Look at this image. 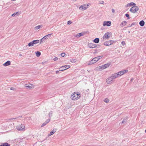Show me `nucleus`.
I'll list each match as a JSON object with an SVG mask.
<instances>
[{
  "instance_id": "obj_1",
  "label": "nucleus",
  "mask_w": 146,
  "mask_h": 146,
  "mask_svg": "<svg viewBox=\"0 0 146 146\" xmlns=\"http://www.w3.org/2000/svg\"><path fill=\"white\" fill-rule=\"evenodd\" d=\"M102 57V56H99L94 58L92 60L89 62L88 64L91 65L96 63Z\"/></svg>"
},
{
  "instance_id": "obj_2",
  "label": "nucleus",
  "mask_w": 146,
  "mask_h": 146,
  "mask_svg": "<svg viewBox=\"0 0 146 146\" xmlns=\"http://www.w3.org/2000/svg\"><path fill=\"white\" fill-rule=\"evenodd\" d=\"M80 94L79 93H74L71 95V98L72 100H76L80 98Z\"/></svg>"
},
{
  "instance_id": "obj_3",
  "label": "nucleus",
  "mask_w": 146,
  "mask_h": 146,
  "mask_svg": "<svg viewBox=\"0 0 146 146\" xmlns=\"http://www.w3.org/2000/svg\"><path fill=\"white\" fill-rule=\"evenodd\" d=\"M16 128L17 130L21 131H24L25 130V126L22 124L17 125L16 126Z\"/></svg>"
},
{
  "instance_id": "obj_4",
  "label": "nucleus",
  "mask_w": 146,
  "mask_h": 146,
  "mask_svg": "<svg viewBox=\"0 0 146 146\" xmlns=\"http://www.w3.org/2000/svg\"><path fill=\"white\" fill-rule=\"evenodd\" d=\"M39 42V40H34L30 42H29L28 44V46L30 47L33 46L35 44H37Z\"/></svg>"
},
{
  "instance_id": "obj_5",
  "label": "nucleus",
  "mask_w": 146,
  "mask_h": 146,
  "mask_svg": "<svg viewBox=\"0 0 146 146\" xmlns=\"http://www.w3.org/2000/svg\"><path fill=\"white\" fill-rule=\"evenodd\" d=\"M139 9V8L138 7L136 6H133L130 9V11L131 12L134 13L138 11Z\"/></svg>"
},
{
  "instance_id": "obj_6",
  "label": "nucleus",
  "mask_w": 146,
  "mask_h": 146,
  "mask_svg": "<svg viewBox=\"0 0 146 146\" xmlns=\"http://www.w3.org/2000/svg\"><path fill=\"white\" fill-rule=\"evenodd\" d=\"M110 65V63H108L104 65L99 66V69L100 70L105 69L108 67Z\"/></svg>"
},
{
  "instance_id": "obj_7",
  "label": "nucleus",
  "mask_w": 146,
  "mask_h": 146,
  "mask_svg": "<svg viewBox=\"0 0 146 146\" xmlns=\"http://www.w3.org/2000/svg\"><path fill=\"white\" fill-rule=\"evenodd\" d=\"M70 66L69 65H66L64 66H61L60 68H59V71H63L69 68Z\"/></svg>"
},
{
  "instance_id": "obj_8",
  "label": "nucleus",
  "mask_w": 146,
  "mask_h": 146,
  "mask_svg": "<svg viewBox=\"0 0 146 146\" xmlns=\"http://www.w3.org/2000/svg\"><path fill=\"white\" fill-rule=\"evenodd\" d=\"M88 4L87 5L85 4L82 5L79 7V9L80 10L82 9L83 10H84L88 8Z\"/></svg>"
},
{
  "instance_id": "obj_9",
  "label": "nucleus",
  "mask_w": 146,
  "mask_h": 146,
  "mask_svg": "<svg viewBox=\"0 0 146 146\" xmlns=\"http://www.w3.org/2000/svg\"><path fill=\"white\" fill-rule=\"evenodd\" d=\"M128 71V70H125L121 71L117 73L118 76H120L125 73H127Z\"/></svg>"
},
{
  "instance_id": "obj_10",
  "label": "nucleus",
  "mask_w": 146,
  "mask_h": 146,
  "mask_svg": "<svg viewBox=\"0 0 146 146\" xmlns=\"http://www.w3.org/2000/svg\"><path fill=\"white\" fill-rule=\"evenodd\" d=\"M113 80V79H112V78L111 76L106 79V82L107 84H112V83Z\"/></svg>"
},
{
  "instance_id": "obj_11",
  "label": "nucleus",
  "mask_w": 146,
  "mask_h": 146,
  "mask_svg": "<svg viewBox=\"0 0 146 146\" xmlns=\"http://www.w3.org/2000/svg\"><path fill=\"white\" fill-rule=\"evenodd\" d=\"M114 41L113 40H109L105 42L104 43V44L106 46H109L113 43Z\"/></svg>"
},
{
  "instance_id": "obj_12",
  "label": "nucleus",
  "mask_w": 146,
  "mask_h": 146,
  "mask_svg": "<svg viewBox=\"0 0 146 146\" xmlns=\"http://www.w3.org/2000/svg\"><path fill=\"white\" fill-rule=\"evenodd\" d=\"M111 22L110 21H104L103 24L104 26H107L109 27L111 26Z\"/></svg>"
},
{
  "instance_id": "obj_13",
  "label": "nucleus",
  "mask_w": 146,
  "mask_h": 146,
  "mask_svg": "<svg viewBox=\"0 0 146 146\" xmlns=\"http://www.w3.org/2000/svg\"><path fill=\"white\" fill-rule=\"evenodd\" d=\"M88 46L90 48H95L97 47V45L94 43H89Z\"/></svg>"
},
{
  "instance_id": "obj_14",
  "label": "nucleus",
  "mask_w": 146,
  "mask_h": 146,
  "mask_svg": "<svg viewBox=\"0 0 146 146\" xmlns=\"http://www.w3.org/2000/svg\"><path fill=\"white\" fill-rule=\"evenodd\" d=\"M110 36H109V33H106L104 35L103 38V39L105 38L108 39L109 38Z\"/></svg>"
},
{
  "instance_id": "obj_15",
  "label": "nucleus",
  "mask_w": 146,
  "mask_h": 146,
  "mask_svg": "<svg viewBox=\"0 0 146 146\" xmlns=\"http://www.w3.org/2000/svg\"><path fill=\"white\" fill-rule=\"evenodd\" d=\"M111 76L113 80L119 77L117 73L112 74Z\"/></svg>"
},
{
  "instance_id": "obj_16",
  "label": "nucleus",
  "mask_w": 146,
  "mask_h": 146,
  "mask_svg": "<svg viewBox=\"0 0 146 146\" xmlns=\"http://www.w3.org/2000/svg\"><path fill=\"white\" fill-rule=\"evenodd\" d=\"M52 35V33L47 35L44 36L43 39H44V40H46V39L50 37H51V36Z\"/></svg>"
},
{
  "instance_id": "obj_17",
  "label": "nucleus",
  "mask_w": 146,
  "mask_h": 146,
  "mask_svg": "<svg viewBox=\"0 0 146 146\" xmlns=\"http://www.w3.org/2000/svg\"><path fill=\"white\" fill-rule=\"evenodd\" d=\"M11 64V62L9 60L7 61L5 63H4L3 65L4 66H7Z\"/></svg>"
},
{
  "instance_id": "obj_18",
  "label": "nucleus",
  "mask_w": 146,
  "mask_h": 146,
  "mask_svg": "<svg viewBox=\"0 0 146 146\" xmlns=\"http://www.w3.org/2000/svg\"><path fill=\"white\" fill-rule=\"evenodd\" d=\"M50 121V119H47L41 125V127H43L48 123Z\"/></svg>"
},
{
  "instance_id": "obj_19",
  "label": "nucleus",
  "mask_w": 146,
  "mask_h": 146,
  "mask_svg": "<svg viewBox=\"0 0 146 146\" xmlns=\"http://www.w3.org/2000/svg\"><path fill=\"white\" fill-rule=\"evenodd\" d=\"M128 117H125L123 120V121L121 123H125L127 122V121L128 119Z\"/></svg>"
},
{
  "instance_id": "obj_20",
  "label": "nucleus",
  "mask_w": 146,
  "mask_h": 146,
  "mask_svg": "<svg viewBox=\"0 0 146 146\" xmlns=\"http://www.w3.org/2000/svg\"><path fill=\"white\" fill-rule=\"evenodd\" d=\"M99 41L100 40L99 38H96L93 40V42L96 43H98L99 42Z\"/></svg>"
},
{
  "instance_id": "obj_21",
  "label": "nucleus",
  "mask_w": 146,
  "mask_h": 146,
  "mask_svg": "<svg viewBox=\"0 0 146 146\" xmlns=\"http://www.w3.org/2000/svg\"><path fill=\"white\" fill-rule=\"evenodd\" d=\"M56 132V130L53 129L50 132V133L48 135V136H50L53 135L54 133Z\"/></svg>"
},
{
  "instance_id": "obj_22",
  "label": "nucleus",
  "mask_w": 146,
  "mask_h": 146,
  "mask_svg": "<svg viewBox=\"0 0 146 146\" xmlns=\"http://www.w3.org/2000/svg\"><path fill=\"white\" fill-rule=\"evenodd\" d=\"M26 87L29 88H31L32 87L31 86H33V85L32 84H26Z\"/></svg>"
},
{
  "instance_id": "obj_23",
  "label": "nucleus",
  "mask_w": 146,
  "mask_h": 146,
  "mask_svg": "<svg viewBox=\"0 0 146 146\" xmlns=\"http://www.w3.org/2000/svg\"><path fill=\"white\" fill-rule=\"evenodd\" d=\"M139 25L141 27L145 25V22L143 20L140 21L139 23Z\"/></svg>"
},
{
  "instance_id": "obj_24",
  "label": "nucleus",
  "mask_w": 146,
  "mask_h": 146,
  "mask_svg": "<svg viewBox=\"0 0 146 146\" xmlns=\"http://www.w3.org/2000/svg\"><path fill=\"white\" fill-rule=\"evenodd\" d=\"M83 35V33H79L77 34L75 36L76 37H79L82 36Z\"/></svg>"
},
{
  "instance_id": "obj_25",
  "label": "nucleus",
  "mask_w": 146,
  "mask_h": 146,
  "mask_svg": "<svg viewBox=\"0 0 146 146\" xmlns=\"http://www.w3.org/2000/svg\"><path fill=\"white\" fill-rule=\"evenodd\" d=\"M19 13L18 12H17L15 13H14L12 15V17H16L19 15Z\"/></svg>"
},
{
  "instance_id": "obj_26",
  "label": "nucleus",
  "mask_w": 146,
  "mask_h": 146,
  "mask_svg": "<svg viewBox=\"0 0 146 146\" xmlns=\"http://www.w3.org/2000/svg\"><path fill=\"white\" fill-rule=\"evenodd\" d=\"M0 146H10V145L8 143H5L1 144L0 145Z\"/></svg>"
},
{
  "instance_id": "obj_27",
  "label": "nucleus",
  "mask_w": 146,
  "mask_h": 146,
  "mask_svg": "<svg viewBox=\"0 0 146 146\" xmlns=\"http://www.w3.org/2000/svg\"><path fill=\"white\" fill-rule=\"evenodd\" d=\"M36 54L37 57H39L41 55V53L39 51H37L36 52Z\"/></svg>"
},
{
  "instance_id": "obj_28",
  "label": "nucleus",
  "mask_w": 146,
  "mask_h": 146,
  "mask_svg": "<svg viewBox=\"0 0 146 146\" xmlns=\"http://www.w3.org/2000/svg\"><path fill=\"white\" fill-rule=\"evenodd\" d=\"M70 62H71L72 63H75L76 62V60L75 59H71L70 60Z\"/></svg>"
},
{
  "instance_id": "obj_29",
  "label": "nucleus",
  "mask_w": 146,
  "mask_h": 146,
  "mask_svg": "<svg viewBox=\"0 0 146 146\" xmlns=\"http://www.w3.org/2000/svg\"><path fill=\"white\" fill-rule=\"evenodd\" d=\"M42 25H39L38 26H36L35 27V28L36 30H38L39 29H40L41 27H42Z\"/></svg>"
},
{
  "instance_id": "obj_30",
  "label": "nucleus",
  "mask_w": 146,
  "mask_h": 146,
  "mask_svg": "<svg viewBox=\"0 0 146 146\" xmlns=\"http://www.w3.org/2000/svg\"><path fill=\"white\" fill-rule=\"evenodd\" d=\"M127 22L126 21H123L121 23V25L123 26H125Z\"/></svg>"
},
{
  "instance_id": "obj_31",
  "label": "nucleus",
  "mask_w": 146,
  "mask_h": 146,
  "mask_svg": "<svg viewBox=\"0 0 146 146\" xmlns=\"http://www.w3.org/2000/svg\"><path fill=\"white\" fill-rule=\"evenodd\" d=\"M129 4H130V6H136V4L133 2H131L129 3Z\"/></svg>"
},
{
  "instance_id": "obj_32",
  "label": "nucleus",
  "mask_w": 146,
  "mask_h": 146,
  "mask_svg": "<svg viewBox=\"0 0 146 146\" xmlns=\"http://www.w3.org/2000/svg\"><path fill=\"white\" fill-rule=\"evenodd\" d=\"M104 101L106 103H108L109 102V100L108 99V98H106L104 100Z\"/></svg>"
},
{
  "instance_id": "obj_33",
  "label": "nucleus",
  "mask_w": 146,
  "mask_h": 146,
  "mask_svg": "<svg viewBox=\"0 0 146 146\" xmlns=\"http://www.w3.org/2000/svg\"><path fill=\"white\" fill-rule=\"evenodd\" d=\"M43 37L40 40V44H41L42 42H43L44 41V39H43Z\"/></svg>"
},
{
  "instance_id": "obj_34",
  "label": "nucleus",
  "mask_w": 146,
  "mask_h": 146,
  "mask_svg": "<svg viewBox=\"0 0 146 146\" xmlns=\"http://www.w3.org/2000/svg\"><path fill=\"white\" fill-rule=\"evenodd\" d=\"M125 16L126 17H127V18L128 19H130L129 17V15L127 13L125 14Z\"/></svg>"
},
{
  "instance_id": "obj_35",
  "label": "nucleus",
  "mask_w": 146,
  "mask_h": 146,
  "mask_svg": "<svg viewBox=\"0 0 146 146\" xmlns=\"http://www.w3.org/2000/svg\"><path fill=\"white\" fill-rule=\"evenodd\" d=\"M21 117H22L21 116H19V117H17L16 118H11V119H9L10 120H12V119H17V118H21Z\"/></svg>"
},
{
  "instance_id": "obj_36",
  "label": "nucleus",
  "mask_w": 146,
  "mask_h": 146,
  "mask_svg": "<svg viewBox=\"0 0 146 146\" xmlns=\"http://www.w3.org/2000/svg\"><path fill=\"white\" fill-rule=\"evenodd\" d=\"M61 55L62 57H64L65 55V54L64 53H62L61 54Z\"/></svg>"
},
{
  "instance_id": "obj_37",
  "label": "nucleus",
  "mask_w": 146,
  "mask_h": 146,
  "mask_svg": "<svg viewBox=\"0 0 146 146\" xmlns=\"http://www.w3.org/2000/svg\"><path fill=\"white\" fill-rule=\"evenodd\" d=\"M52 114V111H50L48 114V115L49 116H50L51 115V116Z\"/></svg>"
},
{
  "instance_id": "obj_38",
  "label": "nucleus",
  "mask_w": 146,
  "mask_h": 146,
  "mask_svg": "<svg viewBox=\"0 0 146 146\" xmlns=\"http://www.w3.org/2000/svg\"><path fill=\"white\" fill-rule=\"evenodd\" d=\"M72 23V22L70 21H68L67 24L68 25H70Z\"/></svg>"
},
{
  "instance_id": "obj_39",
  "label": "nucleus",
  "mask_w": 146,
  "mask_h": 146,
  "mask_svg": "<svg viewBox=\"0 0 146 146\" xmlns=\"http://www.w3.org/2000/svg\"><path fill=\"white\" fill-rule=\"evenodd\" d=\"M99 2L100 3V4H104V1H100Z\"/></svg>"
},
{
  "instance_id": "obj_40",
  "label": "nucleus",
  "mask_w": 146,
  "mask_h": 146,
  "mask_svg": "<svg viewBox=\"0 0 146 146\" xmlns=\"http://www.w3.org/2000/svg\"><path fill=\"white\" fill-rule=\"evenodd\" d=\"M121 44L123 45H124L125 44V42L124 41H123L121 42Z\"/></svg>"
},
{
  "instance_id": "obj_41",
  "label": "nucleus",
  "mask_w": 146,
  "mask_h": 146,
  "mask_svg": "<svg viewBox=\"0 0 146 146\" xmlns=\"http://www.w3.org/2000/svg\"><path fill=\"white\" fill-rule=\"evenodd\" d=\"M58 59V58L57 57H55L54 58L53 60L54 61H56Z\"/></svg>"
},
{
  "instance_id": "obj_42",
  "label": "nucleus",
  "mask_w": 146,
  "mask_h": 146,
  "mask_svg": "<svg viewBox=\"0 0 146 146\" xmlns=\"http://www.w3.org/2000/svg\"><path fill=\"white\" fill-rule=\"evenodd\" d=\"M111 10H112V12L113 13H114L115 12V10L113 9H111Z\"/></svg>"
},
{
  "instance_id": "obj_43",
  "label": "nucleus",
  "mask_w": 146,
  "mask_h": 146,
  "mask_svg": "<svg viewBox=\"0 0 146 146\" xmlns=\"http://www.w3.org/2000/svg\"><path fill=\"white\" fill-rule=\"evenodd\" d=\"M126 6L127 7L128 6H130L129 3L127 4L126 5Z\"/></svg>"
},
{
  "instance_id": "obj_44",
  "label": "nucleus",
  "mask_w": 146,
  "mask_h": 146,
  "mask_svg": "<svg viewBox=\"0 0 146 146\" xmlns=\"http://www.w3.org/2000/svg\"><path fill=\"white\" fill-rule=\"evenodd\" d=\"M136 24V23H133L131 24V25H132L133 26V25H135Z\"/></svg>"
},
{
  "instance_id": "obj_45",
  "label": "nucleus",
  "mask_w": 146,
  "mask_h": 146,
  "mask_svg": "<svg viewBox=\"0 0 146 146\" xmlns=\"http://www.w3.org/2000/svg\"><path fill=\"white\" fill-rule=\"evenodd\" d=\"M133 80V78H132L130 81V82H132Z\"/></svg>"
},
{
  "instance_id": "obj_46",
  "label": "nucleus",
  "mask_w": 146,
  "mask_h": 146,
  "mask_svg": "<svg viewBox=\"0 0 146 146\" xmlns=\"http://www.w3.org/2000/svg\"><path fill=\"white\" fill-rule=\"evenodd\" d=\"M10 89L11 90H14V89H15V88H14L12 87V88H11Z\"/></svg>"
},
{
  "instance_id": "obj_47",
  "label": "nucleus",
  "mask_w": 146,
  "mask_h": 146,
  "mask_svg": "<svg viewBox=\"0 0 146 146\" xmlns=\"http://www.w3.org/2000/svg\"><path fill=\"white\" fill-rule=\"evenodd\" d=\"M59 71L57 70L56 72V74H57L58 73H59Z\"/></svg>"
},
{
  "instance_id": "obj_48",
  "label": "nucleus",
  "mask_w": 146,
  "mask_h": 146,
  "mask_svg": "<svg viewBox=\"0 0 146 146\" xmlns=\"http://www.w3.org/2000/svg\"><path fill=\"white\" fill-rule=\"evenodd\" d=\"M46 62H42V64H44Z\"/></svg>"
},
{
  "instance_id": "obj_49",
  "label": "nucleus",
  "mask_w": 146,
  "mask_h": 146,
  "mask_svg": "<svg viewBox=\"0 0 146 146\" xmlns=\"http://www.w3.org/2000/svg\"><path fill=\"white\" fill-rule=\"evenodd\" d=\"M132 26V25L131 24V25H129V27H131Z\"/></svg>"
},
{
  "instance_id": "obj_50",
  "label": "nucleus",
  "mask_w": 146,
  "mask_h": 146,
  "mask_svg": "<svg viewBox=\"0 0 146 146\" xmlns=\"http://www.w3.org/2000/svg\"><path fill=\"white\" fill-rule=\"evenodd\" d=\"M128 32L129 33H130V31H128Z\"/></svg>"
},
{
  "instance_id": "obj_51",
  "label": "nucleus",
  "mask_w": 146,
  "mask_h": 146,
  "mask_svg": "<svg viewBox=\"0 0 146 146\" xmlns=\"http://www.w3.org/2000/svg\"><path fill=\"white\" fill-rule=\"evenodd\" d=\"M145 132L146 133V129L145 131Z\"/></svg>"
},
{
  "instance_id": "obj_52",
  "label": "nucleus",
  "mask_w": 146,
  "mask_h": 146,
  "mask_svg": "<svg viewBox=\"0 0 146 146\" xmlns=\"http://www.w3.org/2000/svg\"><path fill=\"white\" fill-rule=\"evenodd\" d=\"M99 46H98V47L97 48H99Z\"/></svg>"
},
{
  "instance_id": "obj_53",
  "label": "nucleus",
  "mask_w": 146,
  "mask_h": 146,
  "mask_svg": "<svg viewBox=\"0 0 146 146\" xmlns=\"http://www.w3.org/2000/svg\"><path fill=\"white\" fill-rule=\"evenodd\" d=\"M74 0V1H76V0Z\"/></svg>"
},
{
  "instance_id": "obj_54",
  "label": "nucleus",
  "mask_w": 146,
  "mask_h": 146,
  "mask_svg": "<svg viewBox=\"0 0 146 146\" xmlns=\"http://www.w3.org/2000/svg\"><path fill=\"white\" fill-rule=\"evenodd\" d=\"M127 27L126 28H127V27Z\"/></svg>"
}]
</instances>
